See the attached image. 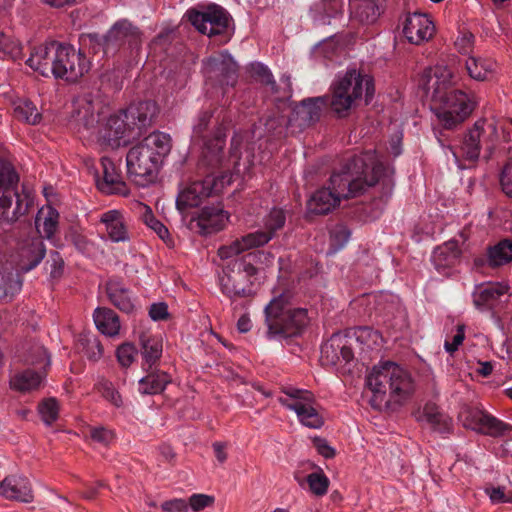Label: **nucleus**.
<instances>
[{
	"label": "nucleus",
	"mask_w": 512,
	"mask_h": 512,
	"mask_svg": "<svg viewBox=\"0 0 512 512\" xmlns=\"http://www.w3.org/2000/svg\"><path fill=\"white\" fill-rule=\"evenodd\" d=\"M232 124L231 112L225 107H215L201 112L192 130L191 141L201 149L198 171L203 179L195 180L182 190L176 200L180 212L197 207L213 192H219L225 183L230 182L225 172H240V146L243 137L235 134L231 139L229 157L224 153L226 134Z\"/></svg>",
	"instance_id": "obj_1"
},
{
	"label": "nucleus",
	"mask_w": 512,
	"mask_h": 512,
	"mask_svg": "<svg viewBox=\"0 0 512 512\" xmlns=\"http://www.w3.org/2000/svg\"><path fill=\"white\" fill-rule=\"evenodd\" d=\"M389 168L377 160L374 151H366L347 160L338 172L330 176L328 186L315 191L307 202L310 213L327 214L341 201L362 194L367 188L381 181L384 195L392 192Z\"/></svg>",
	"instance_id": "obj_2"
},
{
	"label": "nucleus",
	"mask_w": 512,
	"mask_h": 512,
	"mask_svg": "<svg viewBox=\"0 0 512 512\" xmlns=\"http://www.w3.org/2000/svg\"><path fill=\"white\" fill-rule=\"evenodd\" d=\"M158 113V105L153 100L133 102L108 117L99 129V140L112 149L126 146L142 136Z\"/></svg>",
	"instance_id": "obj_3"
},
{
	"label": "nucleus",
	"mask_w": 512,
	"mask_h": 512,
	"mask_svg": "<svg viewBox=\"0 0 512 512\" xmlns=\"http://www.w3.org/2000/svg\"><path fill=\"white\" fill-rule=\"evenodd\" d=\"M26 64L44 77L52 74L69 82H76L90 70V61L85 54L72 45L57 41L35 47Z\"/></svg>",
	"instance_id": "obj_4"
},
{
	"label": "nucleus",
	"mask_w": 512,
	"mask_h": 512,
	"mask_svg": "<svg viewBox=\"0 0 512 512\" xmlns=\"http://www.w3.org/2000/svg\"><path fill=\"white\" fill-rule=\"evenodd\" d=\"M171 147L170 136L163 132H153L131 147L126 155L128 178L142 187L153 182Z\"/></svg>",
	"instance_id": "obj_5"
},
{
	"label": "nucleus",
	"mask_w": 512,
	"mask_h": 512,
	"mask_svg": "<svg viewBox=\"0 0 512 512\" xmlns=\"http://www.w3.org/2000/svg\"><path fill=\"white\" fill-rule=\"evenodd\" d=\"M291 298V293L284 291L266 305L264 314L268 338L297 336L308 324L307 309L293 307Z\"/></svg>",
	"instance_id": "obj_6"
},
{
	"label": "nucleus",
	"mask_w": 512,
	"mask_h": 512,
	"mask_svg": "<svg viewBox=\"0 0 512 512\" xmlns=\"http://www.w3.org/2000/svg\"><path fill=\"white\" fill-rule=\"evenodd\" d=\"M418 88L423 95L430 94L431 111L435 114L438 124H434L433 131L439 144L447 146L448 130V70L446 67L436 66L426 68L418 79Z\"/></svg>",
	"instance_id": "obj_7"
},
{
	"label": "nucleus",
	"mask_w": 512,
	"mask_h": 512,
	"mask_svg": "<svg viewBox=\"0 0 512 512\" xmlns=\"http://www.w3.org/2000/svg\"><path fill=\"white\" fill-rule=\"evenodd\" d=\"M330 90L331 110L339 117H345L352 107L359 105L363 95L365 104H369L375 92L372 78L356 69L337 75Z\"/></svg>",
	"instance_id": "obj_8"
},
{
	"label": "nucleus",
	"mask_w": 512,
	"mask_h": 512,
	"mask_svg": "<svg viewBox=\"0 0 512 512\" xmlns=\"http://www.w3.org/2000/svg\"><path fill=\"white\" fill-rule=\"evenodd\" d=\"M366 385L373 392L372 405L387 390L398 399L406 398L413 391L414 385L411 375L401 366L393 362H385L381 366H375L366 377Z\"/></svg>",
	"instance_id": "obj_9"
},
{
	"label": "nucleus",
	"mask_w": 512,
	"mask_h": 512,
	"mask_svg": "<svg viewBox=\"0 0 512 512\" xmlns=\"http://www.w3.org/2000/svg\"><path fill=\"white\" fill-rule=\"evenodd\" d=\"M19 175L14 166L7 162H0V223L2 221L14 222L28 211V203L24 202L17 192Z\"/></svg>",
	"instance_id": "obj_10"
},
{
	"label": "nucleus",
	"mask_w": 512,
	"mask_h": 512,
	"mask_svg": "<svg viewBox=\"0 0 512 512\" xmlns=\"http://www.w3.org/2000/svg\"><path fill=\"white\" fill-rule=\"evenodd\" d=\"M141 36L138 27L128 20H119L103 36V52L106 56H114L120 53L124 57H134L141 50Z\"/></svg>",
	"instance_id": "obj_11"
},
{
	"label": "nucleus",
	"mask_w": 512,
	"mask_h": 512,
	"mask_svg": "<svg viewBox=\"0 0 512 512\" xmlns=\"http://www.w3.org/2000/svg\"><path fill=\"white\" fill-rule=\"evenodd\" d=\"M203 73L206 86L219 89L222 96L238 81V65L227 51L214 53L205 59Z\"/></svg>",
	"instance_id": "obj_12"
},
{
	"label": "nucleus",
	"mask_w": 512,
	"mask_h": 512,
	"mask_svg": "<svg viewBox=\"0 0 512 512\" xmlns=\"http://www.w3.org/2000/svg\"><path fill=\"white\" fill-rule=\"evenodd\" d=\"M186 16L189 22L202 34L209 37H220L216 40L218 44H225L229 41L227 28L229 24V14L217 4H209L199 9L191 8L187 10Z\"/></svg>",
	"instance_id": "obj_13"
},
{
	"label": "nucleus",
	"mask_w": 512,
	"mask_h": 512,
	"mask_svg": "<svg viewBox=\"0 0 512 512\" xmlns=\"http://www.w3.org/2000/svg\"><path fill=\"white\" fill-rule=\"evenodd\" d=\"M283 393L286 397H280L279 402L287 409L294 411L302 425L312 429L323 426L324 419L310 391L289 387L285 388Z\"/></svg>",
	"instance_id": "obj_14"
},
{
	"label": "nucleus",
	"mask_w": 512,
	"mask_h": 512,
	"mask_svg": "<svg viewBox=\"0 0 512 512\" xmlns=\"http://www.w3.org/2000/svg\"><path fill=\"white\" fill-rule=\"evenodd\" d=\"M486 125L493 132L496 131V126L493 123H487L485 119H479L463 135L460 145L453 151L455 161L460 169L468 167L465 163H462V160L474 163L479 158L481 152L480 137Z\"/></svg>",
	"instance_id": "obj_15"
},
{
	"label": "nucleus",
	"mask_w": 512,
	"mask_h": 512,
	"mask_svg": "<svg viewBox=\"0 0 512 512\" xmlns=\"http://www.w3.org/2000/svg\"><path fill=\"white\" fill-rule=\"evenodd\" d=\"M329 108V95L305 98L293 106L290 122L296 123L301 129L309 127L318 122Z\"/></svg>",
	"instance_id": "obj_16"
},
{
	"label": "nucleus",
	"mask_w": 512,
	"mask_h": 512,
	"mask_svg": "<svg viewBox=\"0 0 512 512\" xmlns=\"http://www.w3.org/2000/svg\"><path fill=\"white\" fill-rule=\"evenodd\" d=\"M289 125H294V123H291L290 118H286L284 115L274 114L266 119H260L246 136L247 149H252L251 145L254 140H260L263 137H267L268 141L285 138Z\"/></svg>",
	"instance_id": "obj_17"
},
{
	"label": "nucleus",
	"mask_w": 512,
	"mask_h": 512,
	"mask_svg": "<svg viewBox=\"0 0 512 512\" xmlns=\"http://www.w3.org/2000/svg\"><path fill=\"white\" fill-rule=\"evenodd\" d=\"M95 182L97 188L106 194H120L124 192L125 184L116 164L108 157L100 159L99 167L95 169Z\"/></svg>",
	"instance_id": "obj_18"
},
{
	"label": "nucleus",
	"mask_w": 512,
	"mask_h": 512,
	"mask_svg": "<svg viewBox=\"0 0 512 512\" xmlns=\"http://www.w3.org/2000/svg\"><path fill=\"white\" fill-rule=\"evenodd\" d=\"M435 26L425 13L415 11L406 16L403 34L406 39L415 45H420L432 38Z\"/></svg>",
	"instance_id": "obj_19"
},
{
	"label": "nucleus",
	"mask_w": 512,
	"mask_h": 512,
	"mask_svg": "<svg viewBox=\"0 0 512 512\" xmlns=\"http://www.w3.org/2000/svg\"><path fill=\"white\" fill-rule=\"evenodd\" d=\"M271 234L265 230H257L235 239L229 245H223L218 249V255L223 260L230 258H238L237 256L242 252L263 246L271 240Z\"/></svg>",
	"instance_id": "obj_20"
},
{
	"label": "nucleus",
	"mask_w": 512,
	"mask_h": 512,
	"mask_svg": "<svg viewBox=\"0 0 512 512\" xmlns=\"http://www.w3.org/2000/svg\"><path fill=\"white\" fill-rule=\"evenodd\" d=\"M228 216L219 206H205L197 218H192L191 229L202 235H209L222 230L225 227Z\"/></svg>",
	"instance_id": "obj_21"
},
{
	"label": "nucleus",
	"mask_w": 512,
	"mask_h": 512,
	"mask_svg": "<svg viewBox=\"0 0 512 512\" xmlns=\"http://www.w3.org/2000/svg\"><path fill=\"white\" fill-rule=\"evenodd\" d=\"M0 496L23 503H31L34 499L31 483L23 475H8L0 481Z\"/></svg>",
	"instance_id": "obj_22"
},
{
	"label": "nucleus",
	"mask_w": 512,
	"mask_h": 512,
	"mask_svg": "<svg viewBox=\"0 0 512 512\" xmlns=\"http://www.w3.org/2000/svg\"><path fill=\"white\" fill-rule=\"evenodd\" d=\"M101 109L102 103L97 96L85 94L76 101L75 121L86 130L94 129L100 121Z\"/></svg>",
	"instance_id": "obj_23"
},
{
	"label": "nucleus",
	"mask_w": 512,
	"mask_h": 512,
	"mask_svg": "<svg viewBox=\"0 0 512 512\" xmlns=\"http://www.w3.org/2000/svg\"><path fill=\"white\" fill-rule=\"evenodd\" d=\"M321 357L332 365L342 362L351 363L354 360V353L349 339L346 336L332 335L330 340L322 346Z\"/></svg>",
	"instance_id": "obj_24"
},
{
	"label": "nucleus",
	"mask_w": 512,
	"mask_h": 512,
	"mask_svg": "<svg viewBox=\"0 0 512 512\" xmlns=\"http://www.w3.org/2000/svg\"><path fill=\"white\" fill-rule=\"evenodd\" d=\"M46 255V246L42 239L32 238L25 241L18 250V268L27 273L36 268Z\"/></svg>",
	"instance_id": "obj_25"
},
{
	"label": "nucleus",
	"mask_w": 512,
	"mask_h": 512,
	"mask_svg": "<svg viewBox=\"0 0 512 512\" xmlns=\"http://www.w3.org/2000/svg\"><path fill=\"white\" fill-rule=\"evenodd\" d=\"M476 105L477 101L473 93L462 90L450 92V127L468 119Z\"/></svg>",
	"instance_id": "obj_26"
},
{
	"label": "nucleus",
	"mask_w": 512,
	"mask_h": 512,
	"mask_svg": "<svg viewBox=\"0 0 512 512\" xmlns=\"http://www.w3.org/2000/svg\"><path fill=\"white\" fill-rule=\"evenodd\" d=\"M146 373L138 381V392L141 395H158L165 391L166 387L172 382V376L160 369L158 366L142 368Z\"/></svg>",
	"instance_id": "obj_27"
},
{
	"label": "nucleus",
	"mask_w": 512,
	"mask_h": 512,
	"mask_svg": "<svg viewBox=\"0 0 512 512\" xmlns=\"http://www.w3.org/2000/svg\"><path fill=\"white\" fill-rule=\"evenodd\" d=\"M105 291L110 303L120 311L131 313L134 310L132 292L121 278H110L105 284Z\"/></svg>",
	"instance_id": "obj_28"
},
{
	"label": "nucleus",
	"mask_w": 512,
	"mask_h": 512,
	"mask_svg": "<svg viewBox=\"0 0 512 512\" xmlns=\"http://www.w3.org/2000/svg\"><path fill=\"white\" fill-rule=\"evenodd\" d=\"M141 346V368H150L160 365L163 353V340L160 335L142 333L139 337Z\"/></svg>",
	"instance_id": "obj_29"
},
{
	"label": "nucleus",
	"mask_w": 512,
	"mask_h": 512,
	"mask_svg": "<svg viewBox=\"0 0 512 512\" xmlns=\"http://www.w3.org/2000/svg\"><path fill=\"white\" fill-rule=\"evenodd\" d=\"M254 253H248L241 258H230L225 269L231 273H235L237 277V287H249L252 289L250 277L257 272L256 267L251 263L250 259L254 258Z\"/></svg>",
	"instance_id": "obj_30"
},
{
	"label": "nucleus",
	"mask_w": 512,
	"mask_h": 512,
	"mask_svg": "<svg viewBox=\"0 0 512 512\" xmlns=\"http://www.w3.org/2000/svg\"><path fill=\"white\" fill-rule=\"evenodd\" d=\"M508 290L509 286L507 284L499 282L480 285L473 293L474 304L478 308H491Z\"/></svg>",
	"instance_id": "obj_31"
},
{
	"label": "nucleus",
	"mask_w": 512,
	"mask_h": 512,
	"mask_svg": "<svg viewBox=\"0 0 512 512\" xmlns=\"http://www.w3.org/2000/svg\"><path fill=\"white\" fill-rule=\"evenodd\" d=\"M100 222L105 225L106 232L113 242L129 241V235L125 226L123 215L118 210H109L100 217Z\"/></svg>",
	"instance_id": "obj_32"
},
{
	"label": "nucleus",
	"mask_w": 512,
	"mask_h": 512,
	"mask_svg": "<svg viewBox=\"0 0 512 512\" xmlns=\"http://www.w3.org/2000/svg\"><path fill=\"white\" fill-rule=\"evenodd\" d=\"M381 0H354L350 2L351 14L362 23H374L383 10Z\"/></svg>",
	"instance_id": "obj_33"
},
{
	"label": "nucleus",
	"mask_w": 512,
	"mask_h": 512,
	"mask_svg": "<svg viewBox=\"0 0 512 512\" xmlns=\"http://www.w3.org/2000/svg\"><path fill=\"white\" fill-rule=\"evenodd\" d=\"M489 416L490 413L482 408L464 404L460 407L457 418L463 427L480 434Z\"/></svg>",
	"instance_id": "obj_34"
},
{
	"label": "nucleus",
	"mask_w": 512,
	"mask_h": 512,
	"mask_svg": "<svg viewBox=\"0 0 512 512\" xmlns=\"http://www.w3.org/2000/svg\"><path fill=\"white\" fill-rule=\"evenodd\" d=\"M45 375L32 369H25L10 378V387L21 393L39 389Z\"/></svg>",
	"instance_id": "obj_35"
},
{
	"label": "nucleus",
	"mask_w": 512,
	"mask_h": 512,
	"mask_svg": "<svg viewBox=\"0 0 512 512\" xmlns=\"http://www.w3.org/2000/svg\"><path fill=\"white\" fill-rule=\"evenodd\" d=\"M94 322L99 331L108 336L119 333L120 322L117 314L110 308H97L93 314Z\"/></svg>",
	"instance_id": "obj_36"
},
{
	"label": "nucleus",
	"mask_w": 512,
	"mask_h": 512,
	"mask_svg": "<svg viewBox=\"0 0 512 512\" xmlns=\"http://www.w3.org/2000/svg\"><path fill=\"white\" fill-rule=\"evenodd\" d=\"M465 70L475 80H487L496 69V62L487 58L468 57L465 62Z\"/></svg>",
	"instance_id": "obj_37"
},
{
	"label": "nucleus",
	"mask_w": 512,
	"mask_h": 512,
	"mask_svg": "<svg viewBox=\"0 0 512 512\" xmlns=\"http://www.w3.org/2000/svg\"><path fill=\"white\" fill-rule=\"evenodd\" d=\"M226 271L227 270L224 269V275L219 279L221 292L232 301H236L238 298H251L253 296V290L249 287H237V277L235 273L229 271L226 273Z\"/></svg>",
	"instance_id": "obj_38"
},
{
	"label": "nucleus",
	"mask_w": 512,
	"mask_h": 512,
	"mask_svg": "<svg viewBox=\"0 0 512 512\" xmlns=\"http://www.w3.org/2000/svg\"><path fill=\"white\" fill-rule=\"evenodd\" d=\"M343 9V0H322L315 6L314 21L318 25H330L331 19L336 18Z\"/></svg>",
	"instance_id": "obj_39"
},
{
	"label": "nucleus",
	"mask_w": 512,
	"mask_h": 512,
	"mask_svg": "<svg viewBox=\"0 0 512 512\" xmlns=\"http://www.w3.org/2000/svg\"><path fill=\"white\" fill-rule=\"evenodd\" d=\"M22 277L19 271H0V300L13 297L22 288Z\"/></svg>",
	"instance_id": "obj_40"
},
{
	"label": "nucleus",
	"mask_w": 512,
	"mask_h": 512,
	"mask_svg": "<svg viewBox=\"0 0 512 512\" xmlns=\"http://www.w3.org/2000/svg\"><path fill=\"white\" fill-rule=\"evenodd\" d=\"M488 262L491 267H498L512 262V241L504 239L488 250Z\"/></svg>",
	"instance_id": "obj_41"
},
{
	"label": "nucleus",
	"mask_w": 512,
	"mask_h": 512,
	"mask_svg": "<svg viewBox=\"0 0 512 512\" xmlns=\"http://www.w3.org/2000/svg\"><path fill=\"white\" fill-rule=\"evenodd\" d=\"M295 479L301 486L304 482H307L311 492L317 496H323L327 493L329 479L322 471L310 473L306 477L295 474Z\"/></svg>",
	"instance_id": "obj_42"
},
{
	"label": "nucleus",
	"mask_w": 512,
	"mask_h": 512,
	"mask_svg": "<svg viewBox=\"0 0 512 512\" xmlns=\"http://www.w3.org/2000/svg\"><path fill=\"white\" fill-rule=\"evenodd\" d=\"M512 430V426L494 415L490 414L486 419L485 426L481 430V435L500 438L506 436Z\"/></svg>",
	"instance_id": "obj_43"
},
{
	"label": "nucleus",
	"mask_w": 512,
	"mask_h": 512,
	"mask_svg": "<svg viewBox=\"0 0 512 512\" xmlns=\"http://www.w3.org/2000/svg\"><path fill=\"white\" fill-rule=\"evenodd\" d=\"M351 236L347 226L343 224L335 225L330 231L329 253H337L345 247Z\"/></svg>",
	"instance_id": "obj_44"
},
{
	"label": "nucleus",
	"mask_w": 512,
	"mask_h": 512,
	"mask_svg": "<svg viewBox=\"0 0 512 512\" xmlns=\"http://www.w3.org/2000/svg\"><path fill=\"white\" fill-rule=\"evenodd\" d=\"M285 222V211L280 208H273L264 218V230L266 233L271 234V238L273 239L277 231L284 227Z\"/></svg>",
	"instance_id": "obj_45"
},
{
	"label": "nucleus",
	"mask_w": 512,
	"mask_h": 512,
	"mask_svg": "<svg viewBox=\"0 0 512 512\" xmlns=\"http://www.w3.org/2000/svg\"><path fill=\"white\" fill-rule=\"evenodd\" d=\"M95 388L113 406L119 408L123 405L122 397L111 381L102 378L96 383Z\"/></svg>",
	"instance_id": "obj_46"
},
{
	"label": "nucleus",
	"mask_w": 512,
	"mask_h": 512,
	"mask_svg": "<svg viewBox=\"0 0 512 512\" xmlns=\"http://www.w3.org/2000/svg\"><path fill=\"white\" fill-rule=\"evenodd\" d=\"M142 221L152 229L165 243H171L172 239L168 229L155 218L152 210L148 206H144V212L142 213Z\"/></svg>",
	"instance_id": "obj_47"
},
{
	"label": "nucleus",
	"mask_w": 512,
	"mask_h": 512,
	"mask_svg": "<svg viewBox=\"0 0 512 512\" xmlns=\"http://www.w3.org/2000/svg\"><path fill=\"white\" fill-rule=\"evenodd\" d=\"M423 415L434 430H437L440 433L446 432V422L440 414L439 408L436 404L427 403L424 407Z\"/></svg>",
	"instance_id": "obj_48"
},
{
	"label": "nucleus",
	"mask_w": 512,
	"mask_h": 512,
	"mask_svg": "<svg viewBox=\"0 0 512 512\" xmlns=\"http://www.w3.org/2000/svg\"><path fill=\"white\" fill-rule=\"evenodd\" d=\"M17 118L24 120L28 124L36 125L41 120V114L31 101H23L15 108Z\"/></svg>",
	"instance_id": "obj_49"
},
{
	"label": "nucleus",
	"mask_w": 512,
	"mask_h": 512,
	"mask_svg": "<svg viewBox=\"0 0 512 512\" xmlns=\"http://www.w3.org/2000/svg\"><path fill=\"white\" fill-rule=\"evenodd\" d=\"M40 214L44 215L43 232L45 237L52 240L58 229L59 213L53 207L48 206L46 210L42 209Z\"/></svg>",
	"instance_id": "obj_50"
},
{
	"label": "nucleus",
	"mask_w": 512,
	"mask_h": 512,
	"mask_svg": "<svg viewBox=\"0 0 512 512\" xmlns=\"http://www.w3.org/2000/svg\"><path fill=\"white\" fill-rule=\"evenodd\" d=\"M431 261L434 268L439 274L444 277L448 276V244L445 242L443 245L436 247L431 256Z\"/></svg>",
	"instance_id": "obj_51"
},
{
	"label": "nucleus",
	"mask_w": 512,
	"mask_h": 512,
	"mask_svg": "<svg viewBox=\"0 0 512 512\" xmlns=\"http://www.w3.org/2000/svg\"><path fill=\"white\" fill-rule=\"evenodd\" d=\"M249 74L255 80L264 85L271 86V89L274 90L276 83L273 79V75L270 70L261 63H252L249 66Z\"/></svg>",
	"instance_id": "obj_52"
},
{
	"label": "nucleus",
	"mask_w": 512,
	"mask_h": 512,
	"mask_svg": "<svg viewBox=\"0 0 512 512\" xmlns=\"http://www.w3.org/2000/svg\"><path fill=\"white\" fill-rule=\"evenodd\" d=\"M38 410L42 420L47 425H51L58 418L59 408L58 403L54 398H49L41 402L39 404Z\"/></svg>",
	"instance_id": "obj_53"
},
{
	"label": "nucleus",
	"mask_w": 512,
	"mask_h": 512,
	"mask_svg": "<svg viewBox=\"0 0 512 512\" xmlns=\"http://www.w3.org/2000/svg\"><path fill=\"white\" fill-rule=\"evenodd\" d=\"M81 341L85 356L91 361L99 360L103 354V346L100 341L94 336L85 337Z\"/></svg>",
	"instance_id": "obj_54"
},
{
	"label": "nucleus",
	"mask_w": 512,
	"mask_h": 512,
	"mask_svg": "<svg viewBox=\"0 0 512 512\" xmlns=\"http://www.w3.org/2000/svg\"><path fill=\"white\" fill-rule=\"evenodd\" d=\"M474 42V35L470 31L463 30L460 31L459 36L456 38L454 46L460 54L466 56L470 55L473 51Z\"/></svg>",
	"instance_id": "obj_55"
},
{
	"label": "nucleus",
	"mask_w": 512,
	"mask_h": 512,
	"mask_svg": "<svg viewBox=\"0 0 512 512\" xmlns=\"http://www.w3.org/2000/svg\"><path fill=\"white\" fill-rule=\"evenodd\" d=\"M136 354L137 349L131 343L120 345L116 351L118 362L123 367H129L134 362Z\"/></svg>",
	"instance_id": "obj_56"
},
{
	"label": "nucleus",
	"mask_w": 512,
	"mask_h": 512,
	"mask_svg": "<svg viewBox=\"0 0 512 512\" xmlns=\"http://www.w3.org/2000/svg\"><path fill=\"white\" fill-rule=\"evenodd\" d=\"M90 437L93 441L102 445H109L114 440V433L112 430L99 426L90 429Z\"/></svg>",
	"instance_id": "obj_57"
},
{
	"label": "nucleus",
	"mask_w": 512,
	"mask_h": 512,
	"mask_svg": "<svg viewBox=\"0 0 512 512\" xmlns=\"http://www.w3.org/2000/svg\"><path fill=\"white\" fill-rule=\"evenodd\" d=\"M500 184L503 192L508 196L512 197V158H510L504 165L501 175Z\"/></svg>",
	"instance_id": "obj_58"
},
{
	"label": "nucleus",
	"mask_w": 512,
	"mask_h": 512,
	"mask_svg": "<svg viewBox=\"0 0 512 512\" xmlns=\"http://www.w3.org/2000/svg\"><path fill=\"white\" fill-rule=\"evenodd\" d=\"M47 263L51 265V277L58 278L62 275L64 261L59 252L51 251Z\"/></svg>",
	"instance_id": "obj_59"
},
{
	"label": "nucleus",
	"mask_w": 512,
	"mask_h": 512,
	"mask_svg": "<svg viewBox=\"0 0 512 512\" xmlns=\"http://www.w3.org/2000/svg\"><path fill=\"white\" fill-rule=\"evenodd\" d=\"M214 502L212 496L205 494H193L189 499V505L194 511H200Z\"/></svg>",
	"instance_id": "obj_60"
},
{
	"label": "nucleus",
	"mask_w": 512,
	"mask_h": 512,
	"mask_svg": "<svg viewBox=\"0 0 512 512\" xmlns=\"http://www.w3.org/2000/svg\"><path fill=\"white\" fill-rule=\"evenodd\" d=\"M161 508L165 512H186L188 503L184 499H172L162 503Z\"/></svg>",
	"instance_id": "obj_61"
},
{
	"label": "nucleus",
	"mask_w": 512,
	"mask_h": 512,
	"mask_svg": "<svg viewBox=\"0 0 512 512\" xmlns=\"http://www.w3.org/2000/svg\"><path fill=\"white\" fill-rule=\"evenodd\" d=\"M491 501L495 504L512 502V495H506L502 487H493L486 490Z\"/></svg>",
	"instance_id": "obj_62"
},
{
	"label": "nucleus",
	"mask_w": 512,
	"mask_h": 512,
	"mask_svg": "<svg viewBox=\"0 0 512 512\" xmlns=\"http://www.w3.org/2000/svg\"><path fill=\"white\" fill-rule=\"evenodd\" d=\"M313 444L318 453L323 457L329 459L335 456V450L328 444L325 439L316 437L313 439Z\"/></svg>",
	"instance_id": "obj_63"
},
{
	"label": "nucleus",
	"mask_w": 512,
	"mask_h": 512,
	"mask_svg": "<svg viewBox=\"0 0 512 512\" xmlns=\"http://www.w3.org/2000/svg\"><path fill=\"white\" fill-rule=\"evenodd\" d=\"M168 307L165 303H154L149 310V316L154 321L164 320L168 317Z\"/></svg>",
	"instance_id": "obj_64"
}]
</instances>
